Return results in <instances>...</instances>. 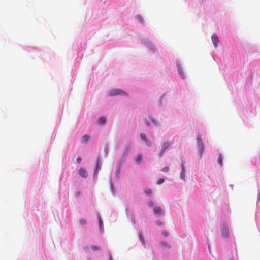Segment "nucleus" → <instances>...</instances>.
I'll return each instance as SVG.
<instances>
[{
    "instance_id": "22",
    "label": "nucleus",
    "mask_w": 260,
    "mask_h": 260,
    "mask_svg": "<svg viewBox=\"0 0 260 260\" xmlns=\"http://www.w3.org/2000/svg\"><path fill=\"white\" fill-rule=\"evenodd\" d=\"M91 249L93 251H95V250H97L99 249V248L97 246H92V247H91Z\"/></svg>"
},
{
    "instance_id": "30",
    "label": "nucleus",
    "mask_w": 260,
    "mask_h": 260,
    "mask_svg": "<svg viewBox=\"0 0 260 260\" xmlns=\"http://www.w3.org/2000/svg\"><path fill=\"white\" fill-rule=\"evenodd\" d=\"M99 223H100V225L102 224V220H101V219L100 218H99Z\"/></svg>"
},
{
    "instance_id": "11",
    "label": "nucleus",
    "mask_w": 260,
    "mask_h": 260,
    "mask_svg": "<svg viewBox=\"0 0 260 260\" xmlns=\"http://www.w3.org/2000/svg\"><path fill=\"white\" fill-rule=\"evenodd\" d=\"M143 156L142 154H139L136 158V161L138 163L142 160Z\"/></svg>"
},
{
    "instance_id": "16",
    "label": "nucleus",
    "mask_w": 260,
    "mask_h": 260,
    "mask_svg": "<svg viewBox=\"0 0 260 260\" xmlns=\"http://www.w3.org/2000/svg\"><path fill=\"white\" fill-rule=\"evenodd\" d=\"M155 204V202L152 201H150L148 203V206L149 207L153 206Z\"/></svg>"
},
{
    "instance_id": "10",
    "label": "nucleus",
    "mask_w": 260,
    "mask_h": 260,
    "mask_svg": "<svg viewBox=\"0 0 260 260\" xmlns=\"http://www.w3.org/2000/svg\"><path fill=\"white\" fill-rule=\"evenodd\" d=\"M139 239L140 241L143 244H145V240L143 235V233L142 232L139 233Z\"/></svg>"
},
{
    "instance_id": "27",
    "label": "nucleus",
    "mask_w": 260,
    "mask_h": 260,
    "mask_svg": "<svg viewBox=\"0 0 260 260\" xmlns=\"http://www.w3.org/2000/svg\"><path fill=\"white\" fill-rule=\"evenodd\" d=\"M162 234L165 236H168L169 235V232L167 231H164L162 232Z\"/></svg>"
},
{
    "instance_id": "3",
    "label": "nucleus",
    "mask_w": 260,
    "mask_h": 260,
    "mask_svg": "<svg viewBox=\"0 0 260 260\" xmlns=\"http://www.w3.org/2000/svg\"><path fill=\"white\" fill-rule=\"evenodd\" d=\"M172 145V142H166L164 143L163 146L159 152L158 155L160 157H162L164 154V152L166 149H167L169 147Z\"/></svg>"
},
{
    "instance_id": "20",
    "label": "nucleus",
    "mask_w": 260,
    "mask_h": 260,
    "mask_svg": "<svg viewBox=\"0 0 260 260\" xmlns=\"http://www.w3.org/2000/svg\"><path fill=\"white\" fill-rule=\"evenodd\" d=\"M169 169H170V168L169 167L166 166L163 168V169H162V171L163 172H168L169 170Z\"/></svg>"
},
{
    "instance_id": "13",
    "label": "nucleus",
    "mask_w": 260,
    "mask_h": 260,
    "mask_svg": "<svg viewBox=\"0 0 260 260\" xmlns=\"http://www.w3.org/2000/svg\"><path fill=\"white\" fill-rule=\"evenodd\" d=\"M145 192L148 196H150L152 194L153 191H152V189H147L145 190Z\"/></svg>"
},
{
    "instance_id": "32",
    "label": "nucleus",
    "mask_w": 260,
    "mask_h": 260,
    "mask_svg": "<svg viewBox=\"0 0 260 260\" xmlns=\"http://www.w3.org/2000/svg\"><path fill=\"white\" fill-rule=\"evenodd\" d=\"M259 200H260V191H259Z\"/></svg>"
},
{
    "instance_id": "2",
    "label": "nucleus",
    "mask_w": 260,
    "mask_h": 260,
    "mask_svg": "<svg viewBox=\"0 0 260 260\" xmlns=\"http://www.w3.org/2000/svg\"><path fill=\"white\" fill-rule=\"evenodd\" d=\"M140 138L142 140L145 142L146 144L149 146H151L152 143L151 140L147 136V135L144 133H141L140 135Z\"/></svg>"
},
{
    "instance_id": "12",
    "label": "nucleus",
    "mask_w": 260,
    "mask_h": 260,
    "mask_svg": "<svg viewBox=\"0 0 260 260\" xmlns=\"http://www.w3.org/2000/svg\"><path fill=\"white\" fill-rule=\"evenodd\" d=\"M101 169V160L99 158L96 162V170H100Z\"/></svg>"
},
{
    "instance_id": "29",
    "label": "nucleus",
    "mask_w": 260,
    "mask_h": 260,
    "mask_svg": "<svg viewBox=\"0 0 260 260\" xmlns=\"http://www.w3.org/2000/svg\"><path fill=\"white\" fill-rule=\"evenodd\" d=\"M146 124H147L148 126H149V125H150V124L148 120H146Z\"/></svg>"
},
{
    "instance_id": "14",
    "label": "nucleus",
    "mask_w": 260,
    "mask_h": 260,
    "mask_svg": "<svg viewBox=\"0 0 260 260\" xmlns=\"http://www.w3.org/2000/svg\"><path fill=\"white\" fill-rule=\"evenodd\" d=\"M218 163L222 166V157L221 155H219L218 158Z\"/></svg>"
},
{
    "instance_id": "15",
    "label": "nucleus",
    "mask_w": 260,
    "mask_h": 260,
    "mask_svg": "<svg viewBox=\"0 0 260 260\" xmlns=\"http://www.w3.org/2000/svg\"><path fill=\"white\" fill-rule=\"evenodd\" d=\"M186 172L181 171V178L182 179L184 180L185 178Z\"/></svg>"
},
{
    "instance_id": "4",
    "label": "nucleus",
    "mask_w": 260,
    "mask_h": 260,
    "mask_svg": "<svg viewBox=\"0 0 260 260\" xmlns=\"http://www.w3.org/2000/svg\"><path fill=\"white\" fill-rule=\"evenodd\" d=\"M211 39L214 46L216 47L218 46V44L220 43L218 37L216 34H214L212 35L211 37Z\"/></svg>"
},
{
    "instance_id": "6",
    "label": "nucleus",
    "mask_w": 260,
    "mask_h": 260,
    "mask_svg": "<svg viewBox=\"0 0 260 260\" xmlns=\"http://www.w3.org/2000/svg\"><path fill=\"white\" fill-rule=\"evenodd\" d=\"M163 212V210L160 207H156L154 209V213L155 215L161 214Z\"/></svg>"
},
{
    "instance_id": "26",
    "label": "nucleus",
    "mask_w": 260,
    "mask_h": 260,
    "mask_svg": "<svg viewBox=\"0 0 260 260\" xmlns=\"http://www.w3.org/2000/svg\"><path fill=\"white\" fill-rule=\"evenodd\" d=\"M157 224L159 225H163V222L161 221H158L157 222Z\"/></svg>"
},
{
    "instance_id": "31",
    "label": "nucleus",
    "mask_w": 260,
    "mask_h": 260,
    "mask_svg": "<svg viewBox=\"0 0 260 260\" xmlns=\"http://www.w3.org/2000/svg\"><path fill=\"white\" fill-rule=\"evenodd\" d=\"M221 230L222 231L223 233H224V230L223 226H221Z\"/></svg>"
},
{
    "instance_id": "24",
    "label": "nucleus",
    "mask_w": 260,
    "mask_h": 260,
    "mask_svg": "<svg viewBox=\"0 0 260 260\" xmlns=\"http://www.w3.org/2000/svg\"><path fill=\"white\" fill-rule=\"evenodd\" d=\"M81 160H82V159L80 157H77V159H76V162H80L81 161Z\"/></svg>"
},
{
    "instance_id": "8",
    "label": "nucleus",
    "mask_w": 260,
    "mask_h": 260,
    "mask_svg": "<svg viewBox=\"0 0 260 260\" xmlns=\"http://www.w3.org/2000/svg\"><path fill=\"white\" fill-rule=\"evenodd\" d=\"M106 118L105 116H102L98 119V122L99 124L103 125L106 123Z\"/></svg>"
},
{
    "instance_id": "28",
    "label": "nucleus",
    "mask_w": 260,
    "mask_h": 260,
    "mask_svg": "<svg viewBox=\"0 0 260 260\" xmlns=\"http://www.w3.org/2000/svg\"><path fill=\"white\" fill-rule=\"evenodd\" d=\"M161 244L164 245H165V246H167V243H166V242H161Z\"/></svg>"
},
{
    "instance_id": "21",
    "label": "nucleus",
    "mask_w": 260,
    "mask_h": 260,
    "mask_svg": "<svg viewBox=\"0 0 260 260\" xmlns=\"http://www.w3.org/2000/svg\"><path fill=\"white\" fill-rule=\"evenodd\" d=\"M178 73L179 74V75L182 77V78H184L183 77V72L182 71L181 69H178Z\"/></svg>"
},
{
    "instance_id": "23",
    "label": "nucleus",
    "mask_w": 260,
    "mask_h": 260,
    "mask_svg": "<svg viewBox=\"0 0 260 260\" xmlns=\"http://www.w3.org/2000/svg\"><path fill=\"white\" fill-rule=\"evenodd\" d=\"M137 18L140 22H142L143 19L141 16H137Z\"/></svg>"
},
{
    "instance_id": "25",
    "label": "nucleus",
    "mask_w": 260,
    "mask_h": 260,
    "mask_svg": "<svg viewBox=\"0 0 260 260\" xmlns=\"http://www.w3.org/2000/svg\"><path fill=\"white\" fill-rule=\"evenodd\" d=\"M182 171L183 172H186V170H185V166L184 165H182Z\"/></svg>"
},
{
    "instance_id": "9",
    "label": "nucleus",
    "mask_w": 260,
    "mask_h": 260,
    "mask_svg": "<svg viewBox=\"0 0 260 260\" xmlns=\"http://www.w3.org/2000/svg\"><path fill=\"white\" fill-rule=\"evenodd\" d=\"M90 139V136L88 135H85L82 137V140L84 142H87Z\"/></svg>"
},
{
    "instance_id": "19",
    "label": "nucleus",
    "mask_w": 260,
    "mask_h": 260,
    "mask_svg": "<svg viewBox=\"0 0 260 260\" xmlns=\"http://www.w3.org/2000/svg\"><path fill=\"white\" fill-rule=\"evenodd\" d=\"M164 182H165V179L164 178H161L157 181V184H161L163 183Z\"/></svg>"
},
{
    "instance_id": "17",
    "label": "nucleus",
    "mask_w": 260,
    "mask_h": 260,
    "mask_svg": "<svg viewBox=\"0 0 260 260\" xmlns=\"http://www.w3.org/2000/svg\"><path fill=\"white\" fill-rule=\"evenodd\" d=\"M80 223L83 225H85L86 224V221L85 219H81L80 220Z\"/></svg>"
},
{
    "instance_id": "7",
    "label": "nucleus",
    "mask_w": 260,
    "mask_h": 260,
    "mask_svg": "<svg viewBox=\"0 0 260 260\" xmlns=\"http://www.w3.org/2000/svg\"><path fill=\"white\" fill-rule=\"evenodd\" d=\"M199 150L201 152L204 150V145L200 137L198 138Z\"/></svg>"
},
{
    "instance_id": "5",
    "label": "nucleus",
    "mask_w": 260,
    "mask_h": 260,
    "mask_svg": "<svg viewBox=\"0 0 260 260\" xmlns=\"http://www.w3.org/2000/svg\"><path fill=\"white\" fill-rule=\"evenodd\" d=\"M79 173L80 175L83 178H87L88 176L87 172L83 168L81 167L79 169Z\"/></svg>"
},
{
    "instance_id": "18",
    "label": "nucleus",
    "mask_w": 260,
    "mask_h": 260,
    "mask_svg": "<svg viewBox=\"0 0 260 260\" xmlns=\"http://www.w3.org/2000/svg\"><path fill=\"white\" fill-rule=\"evenodd\" d=\"M151 120L156 126H158L159 125V122L158 120H157L154 118H152Z\"/></svg>"
},
{
    "instance_id": "1",
    "label": "nucleus",
    "mask_w": 260,
    "mask_h": 260,
    "mask_svg": "<svg viewBox=\"0 0 260 260\" xmlns=\"http://www.w3.org/2000/svg\"><path fill=\"white\" fill-rule=\"evenodd\" d=\"M109 94L110 96H114L117 95H126V93L121 89H114L109 91Z\"/></svg>"
}]
</instances>
